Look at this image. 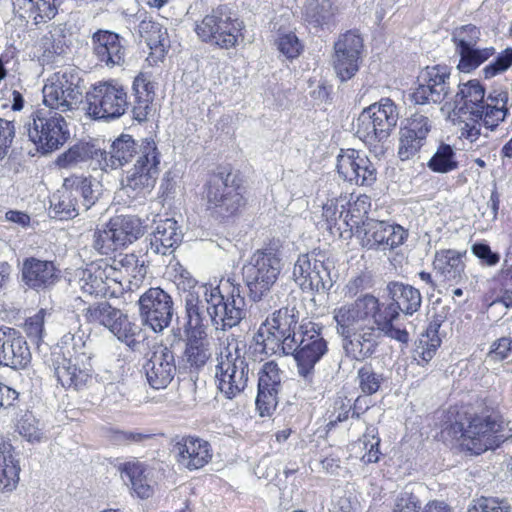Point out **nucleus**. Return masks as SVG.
Instances as JSON below:
<instances>
[{
    "label": "nucleus",
    "mask_w": 512,
    "mask_h": 512,
    "mask_svg": "<svg viewBox=\"0 0 512 512\" xmlns=\"http://www.w3.org/2000/svg\"><path fill=\"white\" fill-rule=\"evenodd\" d=\"M387 290L392 300L389 304L366 293L333 309L336 332L351 360L363 362L372 358L379 351L384 336L402 344L408 343V331L396 327L394 321L400 311L412 315L420 309L421 293L415 287L397 281L390 282Z\"/></svg>",
    "instance_id": "f257e3e1"
},
{
    "label": "nucleus",
    "mask_w": 512,
    "mask_h": 512,
    "mask_svg": "<svg viewBox=\"0 0 512 512\" xmlns=\"http://www.w3.org/2000/svg\"><path fill=\"white\" fill-rule=\"evenodd\" d=\"M508 102V91L493 90L486 96V89L478 79L459 84L455 113L464 122L461 137L476 142L482 127L490 132L496 131L510 114Z\"/></svg>",
    "instance_id": "f03ea898"
},
{
    "label": "nucleus",
    "mask_w": 512,
    "mask_h": 512,
    "mask_svg": "<svg viewBox=\"0 0 512 512\" xmlns=\"http://www.w3.org/2000/svg\"><path fill=\"white\" fill-rule=\"evenodd\" d=\"M247 188L243 178L233 175L232 167L219 166L206 175L201 198L206 210L219 220H228L239 216L248 205Z\"/></svg>",
    "instance_id": "7ed1b4c3"
},
{
    "label": "nucleus",
    "mask_w": 512,
    "mask_h": 512,
    "mask_svg": "<svg viewBox=\"0 0 512 512\" xmlns=\"http://www.w3.org/2000/svg\"><path fill=\"white\" fill-rule=\"evenodd\" d=\"M204 295L211 321L217 329H232L246 317L242 287L231 278H222L215 287H205Z\"/></svg>",
    "instance_id": "20e7f679"
},
{
    "label": "nucleus",
    "mask_w": 512,
    "mask_h": 512,
    "mask_svg": "<svg viewBox=\"0 0 512 512\" xmlns=\"http://www.w3.org/2000/svg\"><path fill=\"white\" fill-rule=\"evenodd\" d=\"M282 248L279 238H270L252 253L244 267L246 284L253 300H260L276 283L281 272Z\"/></svg>",
    "instance_id": "39448f33"
},
{
    "label": "nucleus",
    "mask_w": 512,
    "mask_h": 512,
    "mask_svg": "<svg viewBox=\"0 0 512 512\" xmlns=\"http://www.w3.org/2000/svg\"><path fill=\"white\" fill-rule=\"evenodd\" d=\"M245 31L244 22L223 5L194 24V32L202 43L225 50L236 48L244 40Z\"/></svg>",
    "instance_id": "423d86ee"
},
{
    "label": "nucleus",
    "mask_w": 512,
    "mask_h": 512,
    "mask_svg": "<svg viewBox=\"0 0 512 512\" xmlns=\"http://www.w3.org/2000/svg\"><path fill=\"white\" fill-rule=\"evenodd\" d=\"M495 418H447L442 425L440 438L443 441L456 440L463 449L480 455L493 447L494 433L497 432Z\"/></svg>",
    "instance_id": "0eeeda50"
},
{
    "label": "nucleus",
    "mask_w": 512,
    "mask_h": 512,
    "mask_svg": "<svg viewBox=\"0 0 512 512\" xmlns=\"http://www.w3.org/2000/svg\"><path fill=\"white\" fill-rule=\"evenodd\" d=\"M61 113L46 106L31 113L27 134L40 154L60 149L70 138L68 123Z\"/></svg>",
    "instance_id": "6e6552de"
},
{
    "label": "nucleus",
    "mask_w": 512,
    "mask_h": 512,
    "mask_svg": "<svg viewBox=\"0 0 512 512\" xmlns=\"http://www.w3.org/2000/svg\"><path fill=\"white\" fill-rule=\"evenodd\" d=\"M295 350L289 352L296 362L299 376L311 381L316 364L328 353V341L323 336V325L304 320L298 326Z\"/></svg>",
    "instance_id": "1a4fd4ad"
},
{
    "label": "nucleus",
    "mask_w": 512,
    "mask_h": 512,
    "mask_svg": "<svg viewBox=\"0 0 512 512\" xmlns=\"http://www.w3.org/2000/svg\"><path fill=\"white\" fill-rule=\"evenodd\" d=\"M399 112L390 98H382L365 108L359 115L356 135L367 146L386 140L397 125Z\"/></svg>",
    "instance_id": "9d476101"
},
{
    "label": "nucleus",
    "mask_w": 512,
    "mask_h": 512,
    "mask_svg": "<svg viewBox=\"0 0 512 512\" xmlns=\"http://www.w3.org/2000/svg\"><path fill=\"white\" fill-rule=\"evenodd\" d=\"M298 322L299 314L294 308L282 307L260 325L256 335L257 341H260L264 348L273 351L281 349L285 355H289V352L296 348Z\"/></svg>",
    "instance_id": "9b49d317"
},
{
    "label": "nucleus",
    "mask_w": 512,
    "mask_h": 512,
    "mask_svg": "<svg viewBox=\"0 0 512 512\" xmlns=\"http://www.w3.org/2000/svg\"><path fill=\"white\" fill-rule=\"evenodd\" d=\"M88 115L95 120L117 119L128 107L127 91L115 79L98 81L86 93Z\"/></svg>",
    "instance_id": "f8f14e48"
},
{
    "label": "nucleus",
    "mask_w": 512,
    "mask_h": 512,
    "mask_svg": "<svg viewBox=\"0 0 512 512\" xmlns=\"http://www.w3.org/2000/svg\"><path fill=\"white\" fill-rule=\"evenodd\" d=\"M292 277L303 292L328 291L332 279L326 253L313 249L300 254L294 263Z\"/></svg>",
    "instance_id": "ddd939ff"
},
{
    "label": "nucleus",
    "mask_w": 512,
    "mask_h": 512,
    "mask_svg": "<svg viewBox=\"0 0 512 512\" xmlns=\"http://www.w3.org/2000/svg\"><path fill=\"white\" fill-rule=\"evenodd\" d=\"M80 80L73 68L53 73L43 87L44 105L59 112L72 110L81 96Z\"/></svg>",
    "instance_id": "4468645a"
},
{
    "label": "nucleus",
    "mask_w": 512,
    "mask_h": 512,
    "mask_svg": "<svg viewBox=\"0 0 512 512\" xmlns=\"http://www.w3.org/2000/svg\"><path fill=\"white\" fill-rule=\"evenodd\" d=\"M364 52V40L358 30L341 33L333 45L332 66L342 81L353 78L360 68Z\"/></svg>",
    "instance_id": "2eb2a0df"
},
{
    "label": "nucleus",
    "mask_w": 512,
    "mask_h": 512,
    "mask_svg": "<svg viewBox=\"0 0 512 512\" xmlns=\"http://www.w3.org/2000/svg\"><path fill=\"white\" fill-rule=\"evenodd\" d=\"M336 172L340 179L351 185L371 187L377 181V168L361 150L340 149L336 157Z\"/></svg>",
    "instance_id": "dca6fc26"
},
{
    "label": "nucleus",
    "mask_w": 512,
    "mask_h": 512,
    "mask_svg": "<svg viewBox=\"0 0 512 512\" xmlns=\"http://www.w3.org/2000/svg\"><path fill=\"white\" fill-rule=\"evenodd\" d=\"M451 68L444 64L426 66L418 76L417 86L411 93L415 104H439L450 94Z\"/></svg>",
    "instance_id": "f3484780"
},
{
    "label": "nucleus",
    "mask_w": 512,
    "mask_h": 512,
    "mask_svg": "<svg viewBox=\"0 0 512 512\" xmlns=\"http://www.w3.org/2000/svg\"><path fill=\"white\" fill-rule=\"evenodd\" d=\"M142 322L154 332H162L172 320L173 300L169 293L160 287H151L138 300Z\"/></svg>",
    "instance_id": "a211bd4d"
},
{
    "label": "nucleus",
    "mask_w": 512,
    "mask_h": 512,
    "mask_svg": "<svg viewBox=\"0 0 512 512\" xmlns=\"http://www.w3.org/2000/svg\"><path fill=\"white\" fill-rule=\"evenodd\" d=\"M47 367L53 373L56 381L65 389L83 388L91 378L89 371L79 367L73 361L70 350L67 347L53 349L45 361Z\"/></svg>",
    "instance_id": "6ab92c4d"
},
{
    "label": "nucleus",
    "mask_w": 512,
    "mask_h": 512,
    "mask_svg": "<svg viewBox=\"0 0 512 512\" xmlns=\"http://www.w3.org/2000/svg\"><path fill=\"white\" fill-rule=\"evenodd\" d=\"M356 236L362 247L369 250L386 251L402 245L408 235L401 225L370 219Z\"/></svg>",
    "instance_id": "aec40b11"
},
{
    "label": "nucleus",
    "mask_w": 512,
    "mask_h": 512,
    "mask_svg": "<svg viewBox=\"0 0 512 512\" xmlns=\"http://www.w3.org/2000/svg\"><path fill=\"white\" fill-rule=\"evenodd\" d=\"M160 155L157 147L148 144L142 150L133 168L126 177V187L136 192V195L150 192L159 176Z\"/></svg>",
    "instance_id": "412c9836"
},
{
    "label": "nucleus",
    "mask_w": 512,
    "mask_h": 512,
    "mask_svg": "<svg viewBox=\"0 0 512 512\" xmlns=\"http://www.w3.org/2000/svg\"><path fill=\"white\" fill-rule=\"evenodd\" d=\"M248 363L243 356L228 353L221 356L216 366L218 388L231 399L242 392L248 381Z\"/></svg>",
    "instance_id": "4be33fe9"
},
{
    "label": "nucleus",
    "mask_w": 512,
    "mask_h": 512,
    "mask_svg": "<svg viewBox=\"0 0 512 512\" xmlns=\"http://www.w3.org/2000/svg\"><path fill=\"white\" fill-rule=\"evenodd\" d=\"M61 279V270L54 261L36 257L25 258L22 265V280L35 291H45L56 285Z\"/></svg>",
    "instance_id": "5701e85b"
},
{
    "label": "nucleus",
    "mask_w": 512,
    "mask_h": 512,
    "mask_svg": "<svg viewBox=\"0 0 512 512\" xmlns=\"http://www.w3.org/2000/svg\"><path fill=\"white\" fill-rule=\"evenodd\" d=\"M93 54L99 64L114 68L125 62L126 49L121 37L109 30H97L92 38Z\"/></svg>",
    "instance_id": "b1692460"
},
{
    "label": "nucleus",
    "mask_w": 512,
    "mask_h": 512,
    "mask_svg": "<svg viewBox=\"0 0 512 512\" xmlns=\"http://www.w3.org/2000/svg\"><path fill=\"white\" fill-rule=\"evenodd\" d=\"M430 129L428 117L414 113L407 120V124L400 129L399 158L404 161L416 155L423 146Z\"/></svg>",
    "instance_id": "393cba45"
},
{
    "label": "nucleus",
    "mask_w": 512,
    "mask_h": 512,
    "mask_svg": "<svg viewBox=\"0 0 512 512\" xmlns=\"http://www.w3.org/2000/svg\"><path fill=\"white\" fill-rule=\"evenodd\" d=\"M30 359L29 347L21 334L14 328L0 329V363L23 369Z\"/></svg>",
    "instance_id": "a878e982"
},
{
    "label": "nucleus",
    "mask_w": 512,
    "mask_h": 512,
    "mask_svg": "<svg viewBox=\"0 0 512 512\" xmlns=\"http://www.w3.org/2000/svg\"><path fill=\"white\" fill-rule=\"evenodd\" d=\"M144 369L147 381L152 388H166L173 380L176 372L173 352L167 347L156 349L146 362Z\"/></svg>",
    "instance_id": "bb28decb"
},
{
    "label": "nucleus",
    "mask_w": 512,
    "mask_h": 512,
    "mask_svg": "<svg viewBox=\"0 0 512 512\" xmlns=\"http://www.w3.org/2000/svg\"><path fill=\"white\" fill-rule=\"evenodd\" d=\"M177 461L189 470L204 467L212 458L210 444L200 438L187 436L174 445Z\"/></svg>",
    "instance_id": "cd10ccee"
},
{
    "label": "nucleus",
    "mask_w": 512,
    "mask_h": 512,
    "mask_svg": "<svg viewBox=\"0 0 512 512\" xmlns=\"http://www.w3.org/2000/svg\"><path fill=\"white\" fill-rule=\"evenodd\" d=\"M466 253V251L461 252L455 249L436 251L432 262L434 271L444 282L460 283L466 277L464 261Z\"/></svg>",
    "instance_id": "c85d7f7f"
},
{
    "label": "nucleus",
    "mask_w": 512,
    "mask_h": 512,
    "mask_svg": "<svg viewBox=\"0 0 512 512\" xmlns=\"http://www.w3.org/2000/svg\"><path fill=\"white\" fill-rule=\"evenodd\" d=\"M140 35L149 48L146 58L148 63L155 66L162 62L170 46L167 30L158 22L143 20L140 23Z\"/></svg>",
    "instance_id": "c756f323"
},
{
    "label": "nucleus",
    "mask_w": 512,
    "mask_h": 512,
    "mask_svg": "<svg viewBox=\"0 0 512 512\" xmlns=\"http://www.w3.org/2000/svg\"><path fill=\"white\" fill-rule=\"evenodd\" d=\"M106 260L98 259L87 264L80 276V288L83 293L95 297H107L115 294L108 287Z\"/></svg>",
    "instance_id": "7c9ffc66"
},
{
    "label": "nucleus",
    "mask_w": 512,
    "mask_h": 512,
    "mask_svg": "<svg viewBox=\"0 0 512 512\" xmlns=\"http://www.w3.org/2000/svg\"><path fill=\"white\" fill-rule=\"evenodd\" d=\"M208 326L185 327L184 357L191 367L200 368L210 358Z\"/></svg>",
    "instance_id": "2f4dec72"
},
{
    "label": "nucleus",
    "mask_w": 512,
    "mask_h": 512,
    "mask_svg": "<svg viewBox=\"0 0 512 512\" xmlns=\"http://www.w3.org/2000/svg\"><path fill=\"white\" fill-rule=\"evenodd\" d=\"M20 471L15 448L9 438L0 434V491L14 490L19 482Z\"/></svg>",
    "instance_id": "473e14b6"
},
{
    "label": "nucleus",
    "mask_w": 512,
    "mask_h": 512,
    "mask_svg": "<svg viewBox=\"0 0 512 512\" xmlns=\"http://www.w3.org/2000/svg\"><path fill=\"white\" fill-rule=\"evenodd\" d=\"M345 196V215L344 226L348 229L350 235H356L361 232L366 223L370 221L368 214L371 210V197L366 194Z\"/></svg>",
    "instance_id": "72a5a7b5"
},
{
    "label": "nucleus",
    "mask_w": 512,
    "mask_h": 512,
    "mask_svg": "<svg viewBox=\"0 0 512 512\" xmlns=\"http://www.w3.org/2000/svg\"><path fill=\"white\" fill-rule=\"evenodd\" d=\"M13 10L22 19L35 25L47 23L58 13V0H11Z\"/></svg>",
    "instance_id": "f704fd0d"
},
{
    "label": "nucleus",
    "mask_w": 512,
    "mask_h": 512,
    "mask_svg": "<svg viewBox=\"0 0 512 512\" xmlns=\"http://www.w3.org/2000/svg\"><path fill=\"white\" fill-rule=\"evenodd\" d=\"M136 153V143L130 135L121 134L115 139L110 151L102 149L99 160V169L103 171L114 170L127 164Z\"/></svg>",
    "instance_id": "c9c22d12"
},
{
    "label": "nucleus",
    "mask_w": 512,
    "mask_h": 512,
    "mask_svg": "<svg viewBox=\"0 0 512 512\" xmlns=\"http://www.w3.org/2000/svg\"><path fill=\"white\" fill-rule=\"evenodd\" d=\"M134 95L133 118L138 122L147 120L155 95L154 83L148 73L140 72L133 81Z\"/></svg>",
    "instance_id": "e433bc0d"
},
{
    "label": "nucleus",
    "mask_w": 512,
    "mask_h": 512,
    "mask_svg": "<svg viewBox=\"0 0 512 512\" xmlns=\"http://www.w3.org/2000/svg\"><path fill=\"white\" fill-rule=\"evenodd\" d=\"M183 234L173 218H166L157 223L152 234L151 247L158 254L172 253L182 242Z\"/></svg>",
    "instance_id": "4c0bfd02"
},
{
    "label": "nucleus",
    "mask_w": 512,
    "mask_h": 512,
    "mask_svg": "<svg viewBox=\"0 0 512 512\" xmlns=\"http://www.w3.org/2000/svg\"><path fill=\"white\" fill-rule=\"evenodd\" d=\"M119 471L122 479L141 499H147L153 494L151 479L148 477L147 466L138 461L131 460L120 464Z\"/></svg>",
    "instance_id": "58836bf2"
},
{
    "label": "nucleus",
    "mask_w": 512,
    "mask_h": 512,
    "mask_svg": "<svg viewBox=\"0 0 512 512\" xmlns=\"http://www.w3.org/2000/svg\"><path fill=\"white\" fill-rule=\"evenodd\" d=\"M101 155H103L102 148L96 143L78 141L60 154L56 163L60 168H68L82 162L91 161L95 164L94 168H99Z\"/></svg>",
    "instance_id": "ea45409f"
},
{
    "label": "nucleus",
    "mask_w": 512,
    "mask_h": 512,
    "mask_svg": "<svg viewBox=\"0 0 512 512\" xmlns=\"http://www.w3.org/2000/svg\"><path fill=\"white\" fill-rule=\"evenodd\" d=\"M108 331L131 349H135L143 341L141 326L131 320L121 309H118Z\"/></svg>",
    "instance_id": "a19ab883"
},
{
    "label": "nucleus",
    "mask_w": 512,
    "mask_h": 512,
    "mask_svg": "<svg viewBox=\"0 0 512 512\" xmlns=\"http://www.w3.org/2000/svg\"><path fill=\"white\" fill-rule=\"evenodd\" d=\"M91 176L71 174L64 178L62 188L74 198L80 207L90 209L97 199Z\"/></svg>",
    "instance_id": "79ce46f5"
},
{
    "label": "nucleus",
    "mask_w": 512,
    "mask_h": 512,
    "mask_svg": "<svg viewBox=\"0 0 512 512\" xmlns=\"http://www.w3.org/2000/svg\"><path fill=\"white\" fill-rule=\"evenodd\" d=\"M107 227L111 228V235L115 237L120 248L133 243L143 232L138 219L125 215L112 217L107 222Z\"/></svg>",
    "instance_id": "37998d69"
},
{
    "label": "nucleus",
    "mask_w": 512,
    "mask_h": 512,
    "mask_svg": "<svg viewBox=\"0 0 512 512\" xmlns=\"http://www.w3.org/2000/svg\"><path fill=\"white\" fill-rule=\"evenodd\" d=\"M441 323L437 320L431 321L416 342L414 349V358L418 364L425 365L435 356L436 351L441 345L439 337V328Z\"/></svg>",
    "instance_id": "c03bdc74"
},
{
    "label": "nucleus",
    "mask_w": 512,
    "mask_h": 512,
    "mask_svg": "<svg viewBox=\"0 0 512 512\" xmlns=\"http://www.w3.org/2000/svg\"><path fill=\"white\" fill-rule=\"evenodd\" d=\"M455 51L459 56L457 69L462 73L473 72L496 53L494 47L477 48V46Z\"/></svg>",
    "instance_id": "a18cd8bd"
},
{
    "label": "nucleus",
    "mask_w": 512,
    "mask_h": 512,
    "mask_svg": "<svg viewBox=\"0 0 512 512\" xmlns=\"http://www.w3.org/2000/svg\"><path fill=\"white\" fill-rule=\"evenodd\" d=\"M118 309L107 301L95 302L82 310V316L86 324L102 326L108 330Z\"/></svg>",
    "instance_id": "49530a36"
},
{
    "label": "nucleus",
    "mask_w": 512,
    "mask_h": 512,
    "mask_svg": "<svg viewBox=\"0 0 512 512\" xmlns=\"http://www.w3.org/2000/svg\"><path fill=\"white\" fill-rule=\"evenodd\" d=\"M345 196L329 199L323 205L322 216L327 224V229L331 233H339L341 236L348 229L344 226L343 220L345 215Z\"/></svg>",
    "instance_id": "de8ad7c7"
},
{
    "label": "nucleus",
    "mask_w": 512,
    "mask_h": 512,
    "mask_svg": "<svg viewBox=\"0 0 512 512\" xmlns=\"http://www.w3.org/2000/svg\"><path fill=\"white\" fill-rule=\"evenodd\" d=\"M424 487L420 483H409L396 494L392 512H420V494Z\"/></svg>",
    "instance_id": "09e8293b"
},
{
    "label": "nucleus",
    "mask_w": 512,
    "mask_h": 512,
    "mask_svg": "<svg viewBox=\"0 0 512 512\" xmlns=\"http://www.w3.org/2000/svg\"><path fill=\"white\" fill-rule=\"evenodd\" d=\"M273 44L277 51L289 61L298 59L305 49L303 41L293 31L278 32Z\"/></svg>",
    "instance_id": "8fccbe9b"
},
{
    "label": "nucleus",
    "mask_w": 512,
    "mask_h": 512,
    "mask_svg": "<svg viewBox=\"0 0 512 512\" xmlns=\"http://www.w3.org/2000/svg\"><path fill=\"white\" fill-rule=\"evenodd\" d=\"M428 167L437 173H448L458 167L455 152L449 144L442 143L428 162Z\"/></svg>",
    "instance_id": "3c124183"
},
{
    "label": "nucleus",
    "mask_w": 512,
    "mask_h": 512,
    "mask_svg": "<svg viewBox=\"0 0 512 512\" xmlns=\"http://www.w3.org/2000/svg\"><path fill=\"white\" fill-rule=\"evenodd\" d=\"M58 192L59 195L54 196V200L51 202V209L55 217L60 220H70L78 216L80 209L78 202L64 191V188L61 187Z\"/></svg>",
    "instance_id": "603ef678"
},
{
    "label": "nucleus",
    "mask_w": 512,
    "mask_h": 512,
    "mask_svg": "<svg viewBox=\"0 0 512 512\" xmlns=\"http://www.w3.org/2000/svg\"><path fill=\"white\" fill-rule=\"evenodd\" d=\"M16 426L28 442H42L49 438L46 425L39 418H20Z\"/></svg>",
    "instance_id": "864d4df0"
},
{
    "label": "nucleus",
    "mask_w": 512,
    "mask_h": 512,
    "mask_svg": "<svg viewBox=\"0 0 512 512\" xmlns=\"http://www.w3.org/2000/svg\"><path fill=\"white\" fill-rule=\"evenodd\" d=\"M283 371L274 360L265 362L258 371L257 388L281 390Z\"/></svg>",
    "instance_id": "5fc2aeb1"
},
{
    "label": "nucleus",
    "mask_w": 512,
    "mask_h": 512,
    "mask_svg": "<svg viewBox=\"0 0 512 512\" xmlns=\"http://www.w3.org/2000/svg\"><path fill=\"white\" fill-rule=\"evenodd\" d=\"M47 315V310L41 308L34 315L26 318L22 325V329L27 338L38 346L43 342L45 334V318Z\"/></svg>",
    "instance_id": "6e6d98bb"
},
{
    "label": "nucleus",
    "mask_w": 512,
    "mask_h": 512,
    "mask_svg": "<svg viewBox=\"0 0 512 512\" xmlns=\"http://www.w3.org/2000/svg\"><path fill=\"white\" fill-rule=\"evenodd\" d=\"M481 31L474 24H466L456 27L452 32V42L455 50L477 46L480 41Z\"/></svg>",
    "instance_id": "4d7b16f0"
},
{
    "label": "nucleus",
    "mask_w": 512,
    "mask_h": 512,
    "mask_svg": "<svg viewBox=\"0 0 512 512\" xmlns=\"http://www.w3.org/2000/svg\"><path fill=\"white\" fill-rule=\"evenodd\" d=\"M358 381L364 394L373 395L380 389L384 377L375 372L371 364H365L358 370Z\"/></svg>",
    "instance_id": "13d9d810"
},
{
    "label": "nucleus",
    "mask_w": 512,
    "mask_h": 512,
    "mask_svg": "<svg viewBox=\"0 0 512 512\" xmlns=\"http://www.w3.org/2000/svg\"><path fill=\"white\" fill-rule=\"evenodd\" d=\"M499 300L506 307H512V265L502 267L494 278Z\"/></svg>",
    "instance_id": "bf43d9fd"
},
{
    "label": "nucleus",
    "mask_w": 512,
    "mask_h": 512,
    "mask_svg": "<svg viewBox=\"0 0 512 512\" xmlns=\"http://www.w3.org/2000/svg\"><path fill=\"white\" fill-rule=\"evenodd\" d=\"M511 505L505 498L480 497L473 500L469 512H510Z\"/></svg>",
    "instance_id": "052dcab7"
},
{
    "label": "nucleus",
    "mask_w": 512,
    "mask_h": 512,
    "mask_svg": "<svg viewBox=\"0 0 512 512\" xmlns=\"http://www.w3.org/2000/svg\"><path fill=\"white\" fill-rule=\"evenodd\" d=\"M111 233L107 223L103 229H97L94 233L93 247L102 255H112L120 248Z\"/></svg>",
    "instance_id": "680f3d73"
},
{
    "label": "nucleus",
    "mask_w": 512,
    "mask_h": 512,
    "mask_svg": "<svg viewBox=\"0 0 512 512\" xmlns=\"http://www.w3.org/2000/svg\"><path fill=\"white\" fill-rule=\"evenodd\" d=\"M280 390L257 388L256 408L260 416H272L278 405Z\"/></svg>",
    "instance_id": "e2e57ef3"
},
{
    "label": "nucleus",
    "mask_w": 512,
    "mask_h": 512,
    "mask_svg": "<svg viewBox=\"0 0 512 512\" xmlns=\"http://www.w3.org/2000/svg\"><path fill=\"white\" fill-rule=\"evenodd\" d=\"M187 323L185 327L208 326L201 313V300L196 293L189 292L185 298Z\"/></svg>",
    "instance_id": "0e129e2a"
},
{
    "label": "nucleus",
    "mask_w": 512,
    "mask_h": 512,
    "mask_svg": "<svg viewBox=\"0 0 512 512\" xmlns=\"http://www.w3.org/2000/svg\"><path fill=\"white\" fill-rule=\"evenodd\" d=\"M113 263L123 269L124 275L132 279L134 285H137L138 281L143 278V274L141 273L143 265L139 264V259L135 254H124L119 260L114 259Z\"/></svg>",
    "instance_id": "69168bd1"
},
{
    "label": "nucleus",
    "mask_w": 512,
    "mask_h": 512,
    "mask_svg": "<svg viewBox=\"0 0 512 512\" xmlns=\"http://www.w3.org/2000/svg\"><path fill=\"white\" fill-rule=\"evenodd\" d=\"M512 66V48H506L496 59L483 69L486 79L495 77L496 75L506 71Z\"/></svg>",
    "instance_id": "338daca9"
},
{
    "label": "nucleus",
    "mask_w": 512,
    "mask_h": 512,
    "mask_svg": "<svg viewBox=\"0 0 512 512\" xmlns=\"http://www.w3.org/2000/svg\"><path fill=\"white\" fill-rule=\"evenodd\" d=\"M512 355V338L500 337L490 346L487 357L494 362H501Z\"/></svg>",
    "instance_id": "774afa93"
}]
</instances>
